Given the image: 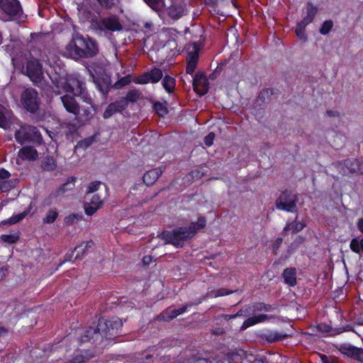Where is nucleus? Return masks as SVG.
Wrapping results in <instances>:
<instances>
[{
    "mask_svg": "<svg viewBox=\"0 0 363 363\" xmlns=\"http://www.w3.org/2000/svg\"><path fill=\"white\" fill-rule=\"evenodd\" d=\"M186 4L182 0H172V3L167 9L168 16L177 20L184 15L186 14Z\"/></svg>",
    "mask_w": 363,
    "mask_h": 363,
    "instance_id": "ddd939ff",
    "label": "nucleus"
},
{
    "mask_svg": "<svg viewBox=\"0 0 363 363\" xmlns=\"http://www.w3.org/2000/svg\"><path fill=\"white\" fill-rule=\"evenodd\" d=\"M41 167L45 171H52L56 167L55 160L52 157H45L42 161Z\"/></svg>",
    "mask_w": 363,
    "mask_h": 363,
    "instance_id": "c756f323",
    "label": "nucleus"
},
{
    "mask_svg": "<svg viewBox=\"0 0 363 363\" xmlns=\"http://www.w3.org/2000/svg\"><path fill=\"white\" fill-rule=\"evenodd\" d=\"M199 55L196 52L191 53L187 59V65L186 72L187 74H192L196 67Z\"/></svg>",
    "mask_w": 363,
    "mask_h": 363,
    "instance_id": "bb28decb",
    "label": "nucleus"
},
{
    "mask_svg": "<svg viewBox=\"0 0 363 363\" xmlns=\"http://www.w3.org/2000/svg\"><path fill=\"white\" fill-rule=\"evenodd\" d=\"M102 185L101 182H94L89 184L87 188L86 194H92L97 190H99V187Z\"/></svg>",
    "mask_w": 363,
    "mask_h": 363,
    "instance_id": "de8ad7c7",
    "label": "nucleus"
},
{
    "mask_svg": "<svg viewBox=\"0 0 363 363\" xmlns=\"http://www.w3.org/2000/svg\"><path fill=\"white\" fill-rule=\"evenodd\" d=\"M58 216L59 213L56 208H50L43 218V221L44 223L47 224L53 223L57 218Z\"/></svg>",
    "mask_w": 363,
    "mask_h": 363,
    "instance_id": "7c9ffc66",
    "label": "nucleus"
},
{
    "mask_svg": "<svg viewBox=\"0 0 363 363\" xmlns=\"http://www.w3.org/2000/svg\"><path fill=\"white\" fill-rule=\"evenodd\" d=\"M298 196L289 191L282 192L276 201V207L278 209L287 212L297 211Z\"/></svg>",
    "mask_w": 363,
    "mask_h": 363,
    "instance_id": "0eeeda50",
    "label": "nucleus"
},
{
    "mask_svg": "<svg viewBox=\"0 0 363 363\" xmlns=\"http://www.w3.org/2000/svg\"><path fill=\"white\" fill-rule=\"evenodd\" d=\"M288 335L286 334H281L278 332L271 333L265 335V339L269 342H274L286 338Z\"/></svg>",
    "mask_w": 363,
    "mask_h": 363,
    "instance_id": "e433bc0d",
    "label": "nucleus"
},
{
    "mask_svg": "<svg viewBox=\"0 0 363 363\" xmlns=\"http://www.w3.org/2000/svg\"><path fill=\"white\" fill-rule=\"evenodd\" d=\"M297 219L298 216L294 221L286 223L282 232L284 235H286L289 231H291L293 234L297 233L306 227V223L303 221H297Z\"/></svg>",
    "mask_w": 363,
    "mask_h": 363,
    "instance_id": "aec40b11",
    "label": "nucleus"
},
{
    "mask_svg": "<svg viewBox=\"0 0 363 363\" xmlns=\"http://www.w3.org/2000/svg\"><path fill=\"white\" fill-rule=\"evenodd\" d=\"M122 325V321L118 318L108 320L103 318H99L96 328H91L84 337L83 340H89V333L93 334L92 337L95 340H101L104 337L111 339L118 335Z\"/></svg>",
    "mask_w": 363,
    "mask_h": 363,
    "instance_id": "7ed1b4c3",
    "label": "nucleus"
},
{
    "mask_svg": "<svg viewBox=\"0 0 363 363\" xmlns=\"http://www.w3.org/2000/svg\"><path fill=\"white\" fill-rule=\"evenodd\" d=\"M8 329L0 325V337H4L8 334Z\"/></svg>",
    "mask_w": 363,
    "mask_h": 363,
    "instance_id": "e2e57ef3",
    "label": "nucleus"
},
{
    "mask_svg": "<svg viewBox=\"0 0 363 363\" xmlns=\"http://www.w3.org/2000/svg\"><path fill=\"white\" fill-rule=\"evenodd\" d=\"M272 318V316H269L265 314H261L258 315H255L252 317L249 318L247 319L242 325L240 329L241 330H244L249 328L250 326H252L255 324L264 322L267 320Z\"/></svg>",
    "mask_w": 363,
    "mask_h": 363,
    "instance_id": "4be33fe9",
    "label": "nucleus"
},
{
    "mask_svg": "<svg viewBox=\"0 0 363 363\" xmlns=\"http://www.w3.org/2000/svg\"><path fill=\"white\" fill-rule=\"evenodd\" d=\"M130 82V79L128 77H125L121 78L118 82H117L115 84L116 88H121L122 86L128 84Z\"/></svg>",
    "mask_w": 363,
    "mask_h": 363,
    "instance_id": "6e6d98bb",
    "label": "nucleus"
},
{
    "mask_svg": "<svg viewBox=\"0 0 363 363\" xmlns=\"http://www.w3.org/2000/svg\"><path fill=\"white\" fill-rule=\"evenodd\" d=\"M14 187V182L11 180L0 179V192H6Z\"/></svg>",
    "mask_w": 363,
    "mask_h": 363,
    "instance_id": "79ce46f5",
    "label": "nucleus"
},
{
    "mask_svg": "<svg viewBox=\"0 0 363 363\" xmlns=\"http://www.w3.org/2000/svg\"><path fill=\"white\" fill-rule=\"evenodd\" d=\"M162 174V170L160 167L150 169L145 172L143 175V182L147 186L154 184L158 178Z\"/></svg>",
    "mask_w": 363,
    "mask_h": 363,
    "instance_id": "6ab92c4d",
    "label": "nucleus"
},
{
    "mask_svg": "<svg viewBox=\"0 0 363 363\" xmlns=\"http://www.w3.org/2000/svg\"><path fill=\"white\" fill-rule=\"evenodd\" d=\"M66 50L74 60L89 58L98 54L99 46L95 40L77 33L67 45Z\"/></svg>",
    "mask_w": 363,
    "mask_h": 363,
    "instance_id": "f03ea898",
    "label": "nucleus"
},
{
    "mask_svg": "<svg viewBox=\"0 0 363 363\" xmlns=\"http://www.w3.org/2000/svg\"><path fill=\"white\" fill-rule=\"evenodd\" d=\"M215 138V134L213 132L209 133L205 138H204V143L207 146H211L213 145V140Z\"/></svg>",
    "mask_w": 363,
    "mask_h": 363,
    "instance_id": "5fc2aeb1",
    "label": "nucleus"
},
{
    "mask_svg": "<svg viewBox=\"0 0 363 363\" xmlns=\"http://www.w3.org/2000/svg\"><path fill=\"white\" fill-rule=\"evenodd\" d=\"M308 25V23H303V21H300L297 23L296 28V34L298 36V38L300 40H302L303 41L306 40V35L305 34V28L306 26Z\"/></svg>",
    "mask_w": 363,
    "mask_h": 363,
    "instance_id": "f704fd0d",
    "label": "nucleus"
},
{
    "mask_svg": "<svg viewBox=\"0 0 363 363\" xmlns=\"http://www.w3.org/2000/svg\"><path fill=\"white\" fill-rule=\"evenodd\" d=\"M11 174L4 169H0V179L9 180Z\"/></svg>",
    "mask_w": 363,
    "mask_h": 363,
    "instance_id": "13d9d810",
    "label": "nucleus"
},
{
    "mask_svg": "<svg viewBox=\"0 0 363 363\" xmlns=\"http://www.w3.org/2000/svg\"><path fill=\"white\" fill-rule=\"evenodd\" d=\"M20 101L23 108L28 112L34 113L39 109L40 98L38 92L33 88L25 89L21 94Z\"/></svg>",
    "mask_w": 363,
    "mask_h": 363,
    "instance_id": "423d86ee",
    "label": "nucleus"
},
{
    "mask_svg": "<svg viewBox=\"0 0 363 363\" xmlns=\"http://www.w3.org/2000/svg\"><path fill=\"white\" fill-rule=\"evenodd\" d=\"M16 141L20 145L25 143L40 144L42 136L39 130L30 125L20 124L14 133Z\"/></svg>",
    "mask_w": 363,
    "mask_h": 363,
    "instance_id": "39448f33",
    "label": "nucleus"
},
{
    "mask_svg": "<svg viewBox=\"0 0 363 363\" xmlns=\"http://www.w3.org/2000/svg\"><path fill=\"white\" fill-rule=\"evenodd\" d=\"M154 110L157 113V114L160 117H164L168 113L167 107L160 102L155 103Z\"/></svg>",
    "mask_w": 363,
    "mask_h": 363,
    "instance_id": "58836bf2",
    "label": "nucleus"
},
{
    "mask_svg": "<svg viewBox=\"0 0 363 363\" xmlns=\"http://www.w3.org/2000/svg\"><path fill=\"white\" fill-rule=\"evenodd\" d=\"M350 247L355 253L359 254L361 252H363V238L361 240L353 238L350 241Z\"/></svg>",
    "mask_w": 363,
    "mask_h": 363,
    "instance_id": "2f4dec72",
    "label": "nucleus"
},
{
    "mask_svg": "<svg viewBox=\"0 0 363 363\" xmlns=\"http://www.w3.org/2000/svg\"><path fill=\"white\" fill-rule=\"evenodd\" d=\"M77 96H80L83 102L86 104L85 105L81 106V118L83 119L84 122H88L94 117L95 113V107L92 99L86 93V89H84L82 94H78Z\"/></svg>",
    "mask_w": 363,
    "mask_h": 363,
    "instance_id": "9d476101",
    "label": "nucleus"
},
{
    "mask_svg": "<svg viewBox=\"0 0 363 363\" xmlns=\"http://www.w3.org/2000/svg\"><path fill=\"white\" fill-rule=\"evenodd\" d=\"M140 97V94L137 90L129 91L125 97H121L120 99H124L126 102V106L128 102H136Z\"/></svg>",
    "mask_w": 363,
    "mask_h": 363,
    "instance_id": "72a5a7b5",
    "label": "nucleus"
},
{
    "mask_svg": "<svg viewBox=\"0 0 363 363\" xmlns=\"http://www.w3.org/2000/svg\"><path fill=\"white\" fill-rule=\"evenodd\" d=\"M54 85L53 91L60 95L70 93L69 75H55L50 77Z\"/></svg>",
    "mask_w": 363,
    "mask_h": 363,
    "instance_id": "9b49d317",
    "label": "nucleus"
},
{
    "mask_svg": "<svg viewBox=\"0 0 363 363\" xmlns=\"http://www.w3.org/2000/svg\"><path fill=\"white\" fill-rule=\"evenodd\" d=\"M282 238H277L273 245V250L274 251H277L279 247H280L281 244L282 243Z\"/></svg>",
    "mask_w": 363,
    "mask_h": 363,
    "instance_id": "680f3d73",
    "label": "nucleus"
},
{
    "mask_svg": "<svg viewBox=\"0 0 363 363\" xmlns=\"http://www.w3.org/2000/svg\"><path fill=\"white\" fill-rule=\"evenodd\" d=\"M99 208V206L92 205L88 202H85L84 203V211L88 216L94 214Z\"/></svg>",
    "mask_w": 363,
    "mask_h": 363,
    "instance_id": "49530a36",
    "label": "nucleus"
},
{
    "mask_svg": "<svg viewBox=\"0 0 363 363\" xmlns=\"http://www.w3.org/2000/svg\"><path fill=\"white\" fill-rule=\"evenodd\" d=\"M10 111L0 105V127L6 128L10 123Z\"/></svg>",
    "mask_w": 363,
    "mask_h": 363,
    "instance_id": "a878e982",
    "label": "nucleus"
},
{
    "mask_svg": "<svg viewBox=\"0 0 363 363\" xmlns=\"http://www.w3.org/2000/svg\"><path fill=\"white\" fill-rule=\"evenodd\" d=\"M288 335L286 334H281L278 332L271 333L265 335V339L269 342H274L286 338Z\"/></svg>",
    "mask_w": 363,
    "mask_h": 363,
    "instance_id": "c9c22d12",
    "label": "nucleus"
},
{
    "mask_svg": "<svg viewBox=\"0 0 363 363\" xmlns=\"http://www.w3.org/2000/svg\"><path fill=\"white\" fill-rule=\"evenodd\" d=\"M93 246L94 242L92 240L83 242L81 245L77 246L73 252V254H76L75 259H81L84 256L86 250L89 248H91Z\"/></svg>",
    "mask_w": 363,
    "mask_h": 363,
    "instance_id": "393cba45",
    "label": "nucleus"
},
{
    "mask_svg": "<svg viewBox=\"0 0 363 363\" xmlns=\"http://www.w3.org/2000/svg\"><path fill=\"white\" fill-rule=\"evenodd\" d=\"M0 8L5 14L11 18H23V10L18 0H1Z\"/></svg>",
    "mask_w": 363,
    "mask_h": 363,
    "instance_id": "6e6552de",
    "label": "nucleus"
},
{
    "mask_svg": "<svg viewBox=\"0 0 363 363\" xmlns=\"http://www.w3.org/2000/svg\"><path fill=\"white\" fill-rule=\"evenodd\" d=\"M88 203H91L92 205L99 206V207L101 208V206L102 205V199L99 196V194H94V195H92L91 198L90 199V201Z\"/></svg>",
    "mask_w": 363,
    "mask_h": 363,
    "instance_id": "3c124183",
    "label": "nucleus"
},
{
    "mask_svg": "<svg viewBox=\"0 0 363 363\" xmlns=\"http://www.w3.org/2000/svg\"><path fill=\"white\" fill-rule=\"evenodd\" d=\"M253 308H254V309H253L254 311H271L275 308L274 306H273L272 305L264 304L263 303H255L253 306Z\"/></svg>",
    "mask_w": 363,
    "mask_h": 363,
    "instance_id": "37998d69",
    "label": "nucleus"
},
{
    "mask_svg": "<svg viewBox=\"0 0 363 363\" xmlns=\"http://www.w3.org/2000/svg\"><path fill=\"white\" fill-rule=\"evenodd\" d=\"M143 262L145 264H149L152 262V257L150 256H145Z\"/></svg>",
    "mask_w": 363,
    "mask_h": 363,
    "instance_id": "338daca9",
    "label": "nucleus"
},
{
    "mask_svg": "<svg viewBox=\"0 0 363 363\" xmlns=\"http://www.w3.org/2000/svg\"><path fill=\"white\" fill-rule=\"evenodd\" d=\"M343 354L351 357L358 361H363V349L358 348L352 345H344L341 347Z\"/></svg>",
    "mask_w": 363,
    "mask_h": 363,
    "instance_id": "a211bd4d",
    "label": "nucleus"
},
{
    "mask_svg": "<svg viewBox=\"0 0 363 363\" xmlns=\"http://www.w3.org/2000/svg\"><path fill=\"white\" fill-rule=\"evenodd\" d=\"M233 291H229V290H227V289H220L216 291H212V294H211L210 296H213V297H218V296H225V295H228L230 294H232Z\"/></svg>",
    "mask_w": 363,
    "mask_h": 363,
    "instance_id": "8fccbe9b",
    "label": "nucleus"
},
{
    "mask_svg": "<svg viewBox=\"0 0 363 363\" xmlns=\"http://www.w3.org/2000/svg\"><path fill=\"white\" fill-rule=\"evenodd\" d=\"M194 91L201 96L208 91V80L206 77L201 72H197L193 79Z\"/></svg>",
    "mask_w": 363,
    "mask_h": 363,
    "instance_id": "4468645a",
    "label": "nucleus"
},
{
    "mask_svg": "<svg viewBox=\"0 0 363 363\" xmlns=\"http://www.w3.org/2000/svg\"><path fill=\"white\" fill-rule=\"evenodd\" d=\"M342 165L348 169L350 173L358 174V159L348 158L344 160Z\"/></svg>",
    "mask_w": 363,
    "mask_h": 363,
    "instance_id": "cd10ccee",
    "label": "nucleus"
},
{
    "mask_svg": "<svg viewBox=\"0 0 363 363\" xmlns=\"http://www.w3.org/2000/svg\"><path fill=\"white\" fill-rule=\"evenodd\" d=\"M357 228L363 234V218H359L357 221Z\"/></svg>",
    "mask_w": 363,
    "mask_h": 363,
    "instance_id": "0e129e2a",
    "label": "nucleus"
},
{
    "mask_svg": "<svg viewBox=\"0 0 363 363\" xmlns=\"http://www.w3.org/2000/svg\"><path fill=\"white\" fill-rule=\"evenodd\" d=\"M318 11V9L316 6L311 2H308L306 6V16L301 21H303V23H311L313 21Z\"/></svg>",
    "mask_w": 363,
    "mask_h": 363,
    "instance_id": "b1692460",
    "label": "nucleus"
},
{
    "mask_svg": "<svg viewBox=\"0 0 363 363\" xmlns=\"http://www.w3.org/2000/svg\"><path fill=\"white\" fill-rule=\"evenodd\" d=\"M74 178L69 179L66 183L60 186L59 191L64 194L68 191L73 189L74 188Z\"/></svg>",
    "mask_w": 363,
    "mask_h": 363,
    "instance_id": "ea45409f",
    "label": "nucleus"
},
{
    "mask_svg": "<svg viewBox=\"0 0 363 363\" xmlns=\"http://www.w3.org/2000/svg\"><path fill=\"white\" fill-rule=\"evenodd\" d=\"M282 277L286 284L291 286L296 284V269L294 267L286 268L284 270Z\"/></svg>",
    "mask_w": 363,
    "mask_h": 363,
    "instance_id": "5701e85b",
    "label": "nucleus"
},
{
    "mask_svg": "<svg viewBox=\"0 0 363 363\" xmlns=\"http://www.w3.org/2000/svg\"><path fill=\"white\" fill-rule=\"evenodd\" d=\"M75 96L74 95L66 94L60 98L66 111L75 116L72 121L65 122V126L69 130L70 133H75L81 125L85 123L81 118V106L77 102Z\"/></svg>",
    "mask_w": 363,
    "mask_h": 363,
    "instance_id": "20e7f679",
    "label": "nucleus"
},
{
    "mask_svg": "<svg viewBox=\"0 0 363 363\" xmlns=\"http://www.w3.org/2000/svg\"><path fill=\"white\" fill-rule=\"evenodd\" d=\"M92 143V140L90 138L85 139L78 142L76 148L86 149L89 147Z\"/></svg>",
    "mask_w": 363,
    "mask_h": 363,
    "instance_id": "603ef678",
    "label": "nucleus"
},
{
    "mask_svg": "<svg viewBox=\"0 0 363 363\" xmlns=\"http://www.w3.org/2000/svg\"><path fill=\"white\" fill-rule=\"evenodd\" d=\"M1 239L6 242L14 243L17 241L18 237L13 235H1Z\"/></svg>",
    "mask_w": 363,
    "mask_h": 363,
    "instance_id": "864d4df0",
    "label": "nucleus"
},
{
    "mask_svg": "<svg viewBox=\"0 0 363 363\" xmlns=\"http://www.w3.org/2000/svg\"><path fill=\"white\" fill-rule=\"evenodd\" d=\"M126 108V102L124 99H118L116 101L110 104L104 112V118H111L114 113L121 112Z\"/></svg>",
    "mask_w": 363,
    "mask_h": 363,
    "instance_id": "2eb2a0df",
    "label": "nucleus"
},
{
    "mask_svg": "<svg viewBox=\"0 0 363 363\" xmlns=\"http://www.w3.org/2000/svg\"><path fill=\"white\" fill-rule=\"evenodd\" d=\"M83 215L80 213H72L65 218V224L67 225H72L76 222L82 220Z\"/></svg>",
    "mask_w": 363,
    "mask_h": 363,
    "instance_id": "4c0bfd02",
    "label": "nucleus"
},
{
    "mask_svg": "<svg viewBox=\"0 0 363 363\" xmlns=\"http://www.w3.org/2000/svg\"><path fill=\"white\" fill-rule=\"evenodd\" d=\"M18 156L23 160L34 161L38 159V154L35 148L30 146H26L20 150Z\"/></svg>",
    "mask_w": 363,
    "mask_h": 363,
    "instance_id": "412c9836",
    "label": "nucleus"
},
{
    "mask_svg": "<svg viewBox=\"0 0 363 363\" xmlns=\"http://www.w3.org/2000/svg\"><path fill=\"white\" fill-rule=\"evenodd\" d=\"M99 5L106 9H111L119 3V0H96Z\"/></svg>",
    "mask_w": 363,
    "mask_h": 363,
    "instance_id": "a19ab883",
    "label": "nucleus"
},
{
    "mask_svg": "<svg viewBox=\"0 0 363 363\" xmlns=\"http://www.w3.org/2000/svg\"><path fill=\"white\" fill-rule=\"evenodd\" d=\"M28 212L27 211H26L21 213L16 214V215L11 217L9 219L7 223L10 225L15 224V223L21 221L23 218H24L26 216V215L28 214Z\"/></svg>",
    "mask_w": 363,
    "mask_h": 363,
    "instance_id": "c03bdc74",
    "label": "nucleus"
},
{
    "mask_svg": "<svg viewBox=\"0 0 363 363\" xmlns=\"http://www.w3.org/2000/svg\"><path fill=\"white\" fill-rule=\"evenodd\" d=\"M70 93L74 96L82 94L86 89L84 83L77 75H69Z\"/></svg>",
    "mask_w": 363,
    "mask_h": 363,
    "instance_id": "f3484780",
    "label": "nucleus"
},
{
    "mask_svg": "<svg viewBox=\"0 0 363 363\" xmlns=\"http://www.w3.org/2000/svg\"><path fill=\"white\" fill-rule=\"evenodd\" d=\"M333 23L332 21H325L321 26L319 31L323 35L328 34L332 29Z\"/></svg>",
    "mask_w": 363,
    "mask_h": 363,
    "instance_id": "a18cd8bd",
    "label": "nucleus"
},
{
    "mask_svg": "<svg viewBox=\"0 0 363 363\" xmlns=\"http://www.w3.org/2000/svg\"><path fill=\"white\" fill-rule=\"evenodd\" d=\"M91 328H96V327H90L88 330H86L84 333L83 334V335L81 337V342H91L93 343H95L96 342H98L99 340H95L92 337H93V334L91 333H89V340H83V338L86 335L87 332L91 329Z\"/></svg>",
    "mask_w": 363,
    "mask_h": 363,
    "instance_id": "4d7b16f0",
    "label": "nucleus"
},
{
    "mask_svg": "<svg viewBox=\"0 0 363 363\" xmlns=\"http://www.w3.org/2000/svg\"><path fill=\"white\" fill-rule=\"evenodd\" d=\"M326 114L329 117H339L340 113L337 111H333V110H328L326 111Z\"/></svg>",
    "mask_w": 363,
    "mask_h": 363,
    "instance_id": "052dcab7",
    "label": "nucleus"
},
{
    "mask_svg": "<svg viewBox=\"0 0 363 363\" xmlns=\"http://www.w3.org/2000/svg\"><path fill=\"white\" fill-rule=\"evenodd\" d=\"M162 77L163 74L162 70L158 68H155L141 76L138 79V82L140 84H147L149 82L157 83Z\"/></svg>",
    "mask_w": 363,
    "mask_h": 363,
    "instance_id": "dca6fc26",
    "label": "nucleus"
},
{
    "mask_svg": "<svg viewBox=\"0 0 363 363\" xmlns=\"http://www.w3.org/2000/svg\"><path fill=\"white\" fill-rule=\"evenodd\" d=\"M175 84L176 82L173 77L169 75H166L164 77L162 80V85L167 92L172 93L174 89Z\"/></svg>",
    "mask_w": 363,
    "mask_h": 363,
    "instance_id": "c85d7f7f",
    "label": "nucleus"
},
{
    "mask_svg": "<svg viewBox=\"0 0 363 363\" xmlns=\"http://www.w3.org/2000/svg\"><path fill=\"white\" fill-rule=\"evenodd\" d=\"M358 174L363 175V158L358 159Z\"/></svg>",
    "mask_w": 363,
    "mask_h": 363,
    "instance_id": "bf43d9fd",
    "label": "nucleus"
},
{
    "mask_svg": "<svg viewBox=\"0 0 363 363\" xmlns=\"http://www.w3.org/2000/svg\"><path fill=\"white\" fill-rule=\"evenodd\" d=\"M26 73L34 84L37 86L42 84L44 77L42 66L38 61H29L26 65Z\"/></svg>",
    "mask_w": 363,
    "mask_h": 363,
    "instance_id": "1a4fd4ad",
    "label": "nucleus"
},
{
    "mask_svg": "<svg viewBox=\"0 0 363 363\" xmlns=\"http://www.w3.org/2000/svg\"><path fill=\"white\" fill-rule=\"evenodd\" d=\"M206 224L204 217H199L195 223L189 227L177 228L172 231H164L158 237L164 240V244H172L177 247H182L184 241L191 238L198 230L203 229Z\"/></svg>",
    "mask_w": 363,
    "mask_h": 363,
    "instance_id": "f257e3e1",
    "label": "nucleus"
},
{
    "mask_svg": "<svg viewBox=\"0 0 363 363\" xmlns=\"http://www.w3.org/2000/svg\"><path fill=\"white\" fill-rule=\"evenodd\" d=\"M97 26L101 30L120 31L123 29L118 17L115 15L101 18L97 22Z\"/></svg>",
    "mask_w": 363,
    "mask_h": 363,
    "instance_id": "f8f14e48",
    "label": "nucleus"
},
{
    "mask_svg": "<svg viewBox=\"0 0 363 363\" xmlns=\"http://www.w3.org/2000/svg\"><path fill=\"white\" fill-rule=\"evenodd\" d=\"M6 269L4 267H0V281H1L4 277L6 276Z\"/></svg>",
    "mask_w": 363,
    "mask_h": 363,
    "instance_id": "774afa93",
    "label": "nucleus"
},
{
    "mask_svg": "<svg viewBox=\"0 0 363 363\" xmlns=\"http://www.w3.org/2000/svg\"><path fill=\"white\" fill-rule=\"evenodd\" d=\"M186 308L187 306H184L178 309H174V311L177 312V315H179L186 311Z\"/></svg>",
    "mask_w": 363,
    "mask_h": 363,
    "instance_id": "69168bd1",
    "label": "nucleus"
},
{
    "mask_svg": "<svg viewBox=\"0 0 363 363\" xmlns=\"http://www.w3.org/2000/svg\"><path fill=\"white\" fill-rule=\"evenodd\" d=\"M145 2L156 11H162L164 9V0H144Z\"/></svg>",
    "mask_w": 363,
    "mask_h": 363,
    "instance_id": "473e14b6",
    "label": "nucleus"
},
{
    "mask_svg": "<svg viewBox=\"0 0 363 363\" xmlns=\"http://www.w3.org/2000/svg\"><path fill=\"white\" fill-rule=\"evenodd\" d=\"M177 316V312L174 309L168 308L167 311L162 315L164 320H172Z\"/></svg>",
    "mask_w": 363,
    "mask_h": 363,
    "instance_id": "09e8293b",
    "label": "nucleus"
}]
</instances>
